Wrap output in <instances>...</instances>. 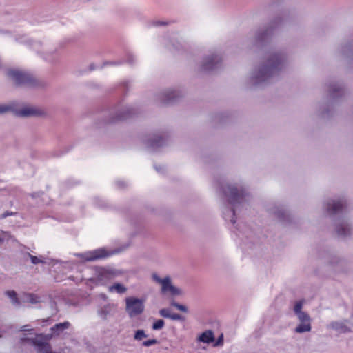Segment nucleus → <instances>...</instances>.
I'll return each instance as SVG.
<instances>
[{
  "mask_svg": "<svg viewBox=\"0 0 353 353\" xmlns=\"http://www.w3.org/2000/svg\"><path fill=\"white\" fill-rule=\"evenodd\" d=\"M70 323L68 321L57 323L50 330L54 334L59 335L64 330L69 328Z\"/></svg>",
  "mask_w": 353,
  "mask_h": 353,
  "instance_id": "412c9836",
  "label": "nucleus"
},
{
  "mask_svg": "<svg viewBox=\"0 0 353 353\" xmlns=\"http://www.w3.org/2000/svg\"><path fill=\"white\" fill-rule=\"evenodd\" d=\"M166 139L162 136L154 135L152 137L145 141L147 147L152 150H155L165 144Z\"/></svg>",
  "mask_w": 353,
  "mask_h": 353,
  "instance_id": "dca6fc26",
  "label": "nucleus"
},
{
  "mask_svg": "<svg viewBox=\"0 0 353 353\" xmlns=\"http://www.w3.org/2000/svg\"><path fill=\"white\" fill-rule=\"evenodd\" d=\"M155 169H156L157 171H159L160 168H157V166H155Z\"/></svg>",
  "mask_w": 353,
  "mask_h": 353,
  "instance_id": "c03bdc74",
  "label": "nucleus"
},
{
  "mask_svg": "<svg viewBox=\"0 0 353 353\" xmlns=\"http://www.w3.org/2000/svg\"><path fill=\"white\" fill-rule=\"evenodd\" d=\"M17 214L16 212L6 211L1 215V219H6L8 216H14Z\"/></svg>",
  "mask_w": 353,
  "mask_h": 353,
  "instance_id": "f704fd0d",
  "label": "nucleus"
},
{
  "mask_svg": "<svg viewBox=\"0 0 353 353\" xmlns=\"http://www.w3.org/2000/svg\"><path fill=\"white\" fill-rule=\"evenodd\" d=\"M165 325V321L163 319L156 320L152 325V329L153 330H161Z\"/></svg>",
  "mask_w": 353,
  "mask_h": 353,
  "instance_id": "cd10ccee",
  "label": "nucleus"
},
{
  "mask_svg": "<svg viewBox=\"0 0 353 353\" xmlns=\"http://www.w3.org/2000/svg\"><path fill=\"white\" fill-rule=\"evenodd\" d=\"M113 289L115 290L119 294H123L127 290V288L123 285L119 283L114 284L110 288V290H112Z\"/></svg>",
  "mask_w": 353,
  "mask_h": 353,
  "instance_id": "bb28decb",
  "label": "nucleus"
},
{
  "mask_svg": "<svg viewBox=\"0 0 353 353\" xmlns=\"http://www.w3.org/2000/svg\"><path fill=\"white\" fill-rule=\"evenodd\" d=\"M299 321H300V324H299L296 328L295 332L297 333H303L310 332L312 329L311 321L312 319L309 316V314L303 312L296 315Z\"/></svg>",
  "mask_w": 353,
  "mask_h": 353,
  "instance_id": "9b49d317",
  "label": "nucleus"
},
{
  "mask_svg": "<svg viewBox=\"0 0 353 353\" xmlns=\"http://www.w3.org/2000/svg\"><path fill=\"white\" fill-rule=\"evenodd\" d=\"M346 208V201L344 199L331 200L326 204V210L330 215L341 212Z\"/></svg>",
  "mask_w": 353,
  "mask_h": 353,
  "instance_id": "ddd939ff",
  "label": "nucleus"
},
{
  "mask_svg": "<svg viewBox=\"0 0 353 353\" xmlns=\"http://www.w3.org/2000/svg\"><path fill=\"white\" fill-rule=\"evenodd\" d=\"M144 309V300L134 296L125 298V311L130 318L141 315Z\"/></svg>",
  "mask_w": 353,
  "mask_h": 353,
  "instance_id": "39448f33",
  "label": "nucleus"
},
{
  "mask_svg": "<svg viewBox=\"0 0 353 353\" xmlns=\"http://www.w3.org/2000/svg\"><path fill=\"white\" fill-rule=\"evenodd\" d=\"M95 272L97 280L101 282L110 280L118 275L116 270L103 267H96Z\"/></svg>",
  "mask_w": 353,
  "mask_h": 353,
  "instance_id": "f8f14e48",
  "label": "nucleus"
},
{
  "mask_svg": "<svg viewBox=\"0 0 353 353\" xmlns=\"http://www.w3.org/2000/svg\"><path fill=\"white\" fill-rule=\"evenodd\" d=\"M121 63H113V62H111V63H109V62H105L103 63V65H109V64H120Z\"/></svg>",
  "mask_w": 353,
  "mask_h": 353,
  "instance_id": "58836bf2",
  "label": "nucleus"
},
{
  "mask_svg": "<svg viewBox=\"0 0 353 353\" xmlns=\"http://www.w3.org/2000/svg\"><path fill=\"white\" fill-rule=\"evenodd\" d=\"M26 254L30 259V261H31L32 263H33V264H39V263H44V261L43 260L39 259L36 256H33L28 252Z\"/></svg>",
  "mask_w": 353,
  "mask_h": 353,
  "instance_id": "7c9ffc66",
  "label": "nucleus"
},
{
  "mask_svg": "<svg viewBox=\"0 0 353 353\" xmlns=\"http://www.w3.org/2000/svg\"><path fill=\"white\" fill-rule=\"evenodd\" d=\"M330 327L336 331H339L341 333H347L350 332L351 330L350 327H348L345 324H344L342 322H332L330 323Z\"/></svg>",
  "mask_w": 353,
  "mask_h": 353,
  "instance_id": "4be33fe9",
  "label": "nucleus"
},
{
  "mask_svg": "<svg viewBox=\"0 0 353 353\" xmlns=\"http://www.w3.org/2000/svg\"><path fill=\"white\" fill-rule=\"evenodd\" d=\"M170 305L183 312L187 313L188 312V307L185 305L179 304L174 300L170 302Z\"/></svg>",
  "mask_w": 353,
  "mask_h": 353,
  "instance_id": "c85d7f7f",
  "label": "nucleus"
},
{
  "mask_svg": "<svg viewBox=\"0 0 353 353\" xmlns=\"http://www.w3.org/2000/svg\"><path fill=\"white\" fill-rule=\"evenodd\" d=\"M222 58L220 55L212 54L205 57L201 65V70L203 72H210L218 68L221 63Z\"/></svg>",
  "mask_w": 353,
  "mask_h": 353,
  "instance_id": "9d476101",
  "label": "nucleus"
},
{
  "mask_svg": "<svg viewBox=\"0 0 353 353\" xmlns=\"http://www.w3.org/2000/svg\"><path fill=\"white\" fill-rule=\"evenodd\" d=\"M10 112H13L15 116L19 117H28L39 114V111L34 108H23L21 110H16L12 104H0V115Z\"/></svg>",
  "mask_w": 353,
  "mask_h": 353,
  "instance_id": "423d86ee",
  "label": "nucleus"
},
{
  "mask_svg": "<svg viewBox=\"0 0 353 353\" xmlns=\"http://www.w3.org/2000/svg\"><path fill=\"white\" fill-rule=\"evenodd\" d=\"M159 313L161 316L163 318L170 319L173 321H184L185 320V318L179 314H170V310L167 308L161 309Z\"/></svg>",
  "mask_w": 353,
  "mask_h": 353,
  "instance_id": "a211bd4d",
  "label": "nucleus"
},
{
  "mask_svg": "<svg viewBox=\"0 0 353 353\" xmlns=\"http://www.w3.org/2000/svg\"><path fill=\"white\" fill-rule=\"evenodd\" d=\"M198 341L208 344L214 342V332L210 330H205L199 335V336L198 337Z\"/></svg>",
  "mask_w": 353,
  "mask_h": 353,
  "instance_id": "aec40b11",
  "label": "nucleus"
},
{
  "mask_svg": "<svg viewBox=\"0 0 353 353\" xmlns=\"http://www.w3.org/2000/svg\"><path fill=\"white\" fill-rule=\"evenodd\" d=\"M345 93L344 88L337 84H330L329 86V95L333 99H338Z\"/></svg>",
  "mask_w": 353,
  "mask_h": 353,
  "instance_id": "f3484780",
  "label": "nucleus"
},
{
  "mask_svg": "<svg viewBox=\"0 0 353 353\" xmlns=\"http://www.w3.org/2000/svg\"><path fill=\"white\" fill-rule=\"evenodd\" d=\"M159 341L155 339H149L147 341H145L142 343V345L144 347H150L151 345H154L156 344H158Z\"/></svg>",
  "mask_w": 353,
  "mask_h": 353,
  "instance_id": "2f4dec72",
  "label": "nucleus"
},
{
  "mask_svg": "<svg viewBox=\"0 0 353 353\" xmlns=\"http://www.w3.org/2000/svg\"><path fill=\"white\" fill-rule=\"evenodd\" d=\"M155 169H156L157 171H159L160 168H157V166H155Z\"/></svg>",
  "mask_w": 353,
  "mask_h": 353,
  "instance_id": "37998d69",
  "label": "nucleus"
},
{
  "mask_svg": "<svg viewBox=\"0 0 353 353\" xmlns=\"http://www.w3.org/2000/svg\"><path fill=\"white\" fill-rule=\"evenodd\" d=\"M118 185H120V186H123L124 185L123 183H118Z\"/></svg>",
  "mask_w": 353,
  "mask_h": 353,
  "instance_id": "79ce46f5",
  "label": "nucleus"
},
{
  "mask_svg": "<svg viewBox=\"0 0 353 353\" xmlns=\"http://www.w3.org/2000/svg\"><path fill=\"white\" fill-rule=\"evenodd\" d=\"M285 57L281 52H270L265 63L254 74L252 79L254 85L266 81L276 75L283 68Z\"/></svg>",
  "mask_w": 353,
  "mask_h": 353,
  "instance_id": "f257e3e1",
  "label": "nucleus"
},
{
  "mask_svg": "<svg viewBox=\"0 0 353 353\" xmlns=\"http://www.w3.org/2000/svg\"><path fill=\"white\" fill-rule=\"evenodd\" d=\"M148 335L145 334L143 330H137L134 335V340L137 341H141L143 339L147 338Z\"/></svg>",
  "mask_w": 353,
  "mask_h": 353,
  "instance_id": "a878e982",
  "label": "nucleus"
},
{
  "mask_svg": "<svg viewBox=\"0 0 353 353\" xmlns=\"http://www.w3.org/2000/svg\"><path fill=\"white\" fill-rule=\"evenodd\" d=\"M6 74L17 88H37L42 85V83L33 74L26 71L9 68L6 71Z\"/></svg>",
  "mask_w": 353,
  "mask_h": 353,
  "instance_id": "f03ea898",
  "label": "nucleus"
},
{
  "mask_svg": "<svg viewBox=\"0 0 353 353\" xmlns=\"http://www.w3.org/2000/svg\"><path fill=\"white\" fill-rule=\"evenodd\" d=\"M109 312H110V310H109V307H108V306H105L104 307H103V308H101V309L100 310V311L99 312V314H100L101 316H103V317L105 318V317H106V316L109 314Z\"/></svg>",
  "mask_w": 353,
  "mask_h": 353,
  "instance_id": "473e14b6",
  "label": "nucleus"
},
{
  "mask_svg": "<svg viewBox=\"0 0 353 353\" xmlns=\"http://www.w3.org/2000/svg\"><path fill=\"white\" fill-rule=\"evenodd\" d=\"M351 46H345L343 48V54L345 56H349V52L351 51Z\"/></svg>",
  "mask_w": 353,
  "mask_h": 353,
  "instance_id": "e433bc0d",
  "label": "nucleus"
},
{
  "mask_svg": "<svg viewBox=\"0 0 353 353\" xmlns=\"http://www.w3.org/2000/svg\"><path fill=\"white\" fill-rule=\"evenodd\" d=\"M223 345V334H221L214 344V347L222 346Z\"/></svg>",
  "mask_w": 353,
  "mask_h": 353,
  "instance_id": "72a5a7b5",
  "label": "nucleus"
},
{
  "mask_svg": "<svg viewBox=\"0 0 353 353\" xmlns=\"http://www.w3.org/2000/svg\"><path fill=\"white\" fill-rule=\"evenodd\" d=\"M336 232L338 236H347L351 234V228L346 222H342L336 225Z\"/></svg>",
  "mask_w": 353,
  "mask_h": 353,
  "instance_id": "6ab92c4d",
  "label": "nucleus"
},
{
  "mask_svg": "<svg viewBox=\"0 0 353 353\" xmlns=\"http://www.w3.org/2000/svg\"><path fill=\"white\" fill-rule=\"evenodd\" d=\"M22 341H30L37 347V351L41 353H50L52 352V346L48 342H43L37 338H23Z\"/></svg>",
  "mask_w": 353,
  "mask_h": 353,
  "instance_id": "2eb2a0df",
  "label": "nucleus"
},
{
  "mask_svg": "<svg viewBox=\"0 0 353 353\" xmlns=\"http://www.w3.org/2000/svg\"><path fill=\"white\" fill-rule=\"evenodd\" d=\"M230 210H231V212H232V215H233V216H232V219H231V223H232V224H235V223H236V218H235V215H236L235 210H234V208H231Z\"/></svg>",
  "mask_w": 353,
  "mask_h": 353,
  "instance_id": "4c0bfd02",
  "label": "nucleus"
},
{
  "mask_svg": "<svg viewBox=\"0 0 353 353\" xmlns=\"http://www.w3.org/2000/svg\"><path fill=\"white\" fill-rule=\"evenodd\" d=\"M4 241V239L0 236V244H1Z\"/></svg>",
  "mask_w": 353,
  "mask_h": 353,
  "instance_id": "a19ab883",
  "label": "nucleus"
},
{
  "mask_svg": "<svg viewBox=\"0 0 353 353\" xmlns=\"http://www.w3.org/2000/svg\"><path fill=\"white\" fill-rule=\"evenodd\" d=\"M94 64H90V70H94Z\"/></svg>",
  "mask_w": 353,
  "mask_h": 353,
  "instance_id": "ea45409f",
  "label": "nucleus"
},
{
  "mask_svg": "<svg viewBox=\"0 0 353 353\" xmlns=\"http://www.w3.org/2000/svg\"><path fill=\"white\" fill-rule=\"evenodd\" d=\"M182 97L180 92L176 90H167L159 96V100L163 104H172L176 102Z\"/></svg>",
  "mask_w": 353,
  "mask_h": 353,
  "instance_id": "4468645a",
  "label": "nucleus"
},
{
  "mask_svg": "<svg viewBox=\"0 0 353 353\" xmlns=\"http://www.w3.org/2000/svg\"><path fill=\"white\" fill-rule=\"evenodd\" d=\"M23 296V302H28L32 304H36L40 302V297L33 293H24Z\"/></svg>",
  "mask_w": 353,
  "mask_h": 353,
  "instance_id": "5701e85b",
  "label": "nucleus"
},
{
  "mask_svg": "<svg viewBox=\"0 0 353 353\" xmlns=\"http://www.w3.org/2000/svg\"><path fill=\"white\" fill-rule=\"evenodd\" d=\"M170 23V22L168 21H154L152 22V24L154 26H166V25H168Z\"/></svg>",
  "mask_w": 353,
  "mask_h": 353,
  "instance_id": "c9c22d12",
  "label": "nucleus"
},
{
  "mask_svg": "<svg viewBox=\"0 0 353 353\" xmlns=\"http://www.w3.org/2000/svg\"><path fill=\"white\" fill-rule=\"evenodd\" d=\"M152 279L154 281L161 284V292L166 293L170 292L172 296H177L182 294V290L171 283V279L169 276L161 279L157 274H153Z\"/></svg>",
  "mask_w": 353,
  "mask_h": 353,
  "instance_id": "6e6552de",
  "label": "nucleus"
},
{
  "mask_svg": "<svg viewBox=\"0 0 353 353\" xmlns=\"http://www.w3.org/2000/svg\"><path fill=\"white\" fill-rule=\"evenodd\" d=\"M286 17V13H283L282 17H276L271 21L268 27L265 29L259 30L256 34L254 45L260 46L267 42L271 38L274 30L283 23V18Z\"/></svg>",
  "mask_w": 353,
  "mask_h": 353,
  "instance_id": "20e7f679",
  "label": "nucleus"
},
{
  "mask_svg": "<svg viewBox=\"0 0 353 353\" xmlns=\"http://www.w3.org/2000/svg\"><path fill=\"white\" fill-rule=\"evenodd\" d=\"M138 113L136 108L132 107H125L120 110L113 112V116L105 121V123L112 124L119 121H125L128 119L132 118Z\"/></svg>",
  "mask_w": 353,
  "mask_h": 353,
  "instance_id": "0eeeda50",
  "label": "nucleus"
},
{
  "mask_svg": "<svg viewBox=\"0 0 353 353\" xmlns=\"http://www.w3.org/2000/svg\"><path fill=\"white\" fill-rule=\"evenodd\" d=\"M275 214L281 221H290L289 215L283 210H277L276 212H275Z\"/></svg>",
  "mask_w": 353,
  "mask_h": 353,
  "instance_id": "393cba45",
  "label": "nucleus"
},
{
  "mask_svg": "<svg viewBox=\"0 0 353 353\" xmlns=\"http://www.w3.org/2000/svg\"><path fill=\"white\" fill-rule=\"evenodd\" d=\"M1 337V335H0V338Z\"/></svg>",
  "mask_w": 353,
  "mask_h": 353,
  "instance_id": "a18cd8bd",
  "label": "nucleus"
},
{
  "mask_svg": "<svg viewBox=\"0 0 353 353\" xmlns=\"http://www.w3.org/2000/svg\"><path fill=\"white\" fill-rule=\"evenodd\" d=\"M117 251H108L105 248H99L90 252L83 253L81 255L85 261H93L108 258L115 254Z\"/></svg>",
  "mask_w": 353,
  "mask_h": 353,
  "instance_id": "1a4fd4ad",
  "label": "nucleus"
},
{
  "mask_svg": "<svg viewBox=\"0 0 353 353\" xmlns=\"http://www.w3.org/2000/svg\"><path fill=\"white\" fill-rule=\"evenodd\" d=\"M221 190L228 202L233 206L242 203L248 194L244 188L231 184L222 186Z\"/></svg>",
  "mask_w": 353,
  "mask_h": 353,
  "instance_id": "7ed1b4c3",
  "label": "nucleus"
},
{
  "mask_svg": "<svg viewBox=\"0 0 353 353\" xmlns=\"http://www.w3.org/2000/svg\"><path fill=\"white\" fill-rule=\"evenodd\" d=\"M6 294L11 299L12 303L14 305H20L21 302L17 297V294L14 290H8L6 292Z\"/></svg>",
  "mask_w": 353,
  "mask_h": 353,
  "instance_id": "b1692460",
  "label": "nucleus"
},
{
  "mask_svg": "<svg viewBox=\"0 0 353 353\" xmlns=\"http://www.w3.org/2000/svg\"><path fill=\"white\" fill-rule=\"evenodd\" d=\"M304 303V300H301V301H297L295 305H294V312L295 313L296 315L300 314V313H302L303 312L301 310H302V307H303V305Z\"/></svg>",
  "mask_w": 353,
  "mask_h": 353,
  "instance_id": "c756f323",
  "label": "nucleus"
}]
</instances>
